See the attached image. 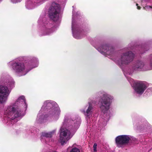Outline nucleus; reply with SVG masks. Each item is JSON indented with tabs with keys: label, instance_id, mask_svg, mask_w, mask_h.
Returning <instances> with one entry per match:
<instances>
[{
	"label": "nucleus",
	"instance_id": "f257e3e1",
	"mask_svg": "<svg viewBox=\"0 0 152 152\" xmlns=\"http://www.w3.org/2000/svg\"><path fill=\"white\" fill-rule=\"evenodd\" d=\"M24 106L23 109L26 110L27 105L26 103L25 97L22 96L19 97L12 106H8L5 108L4 115L5 117L13 120L21 115L22 109L20 107Z\"/></svg>",
	"mask_w": 152,
	"mask_h": 152
},
{
	"label": "nucleus",
	"instance_id": "f03ea898",
	"mask_svg": "<svg viewBox=\"0 0 152 152\" xmlns=\"http://www.w3.org/2000/svg\"><path fill=\"white\" fill-rule=\"evenodd\" d=\"M80 122V119L77 118V119L73 120H70L67 118H65L64 121L63 123V126L60 129L61 137L60 138V142L62 145L66 143V142L70 139L72 137V135L71 134L70 131L66 128H63L64 126L66 123L74 124V128L75 129L77 128L79 126Z\"/></svg>",
	"mask_w": 152,
	"mask_h": 152
},
{
	"label": "nucleus",
	"instance_id": "7ed1b4c3",
	"mask_svg": "<svg viewBox=\"0 0 152 152\" xmlns=\"http://www.w3.org/2000/svg\"><path fill=\"white\" fill-rule=\"evenodd\" d=\"M113 97L106 93H104L101 96L99 100L100 108L103 113L105 112L110 108Z\"/></svg>",
	"mask_w": 152,
	"mask_h": 152
},
{
	"label": "nucleus",
	"instance_id": "20e7f679",
	"mask_svg": "<svg viewBox=\"0 0 152 152\" xmlns=\"http://www.w3.org/2000/svg\"><path fill=\"white\" fill-rule=\"evenodd\" d=\"M134 56V54L131 51L124 53L121 55L119 59L116 62L121 66L130 63L133 60Z\"/></svg>",
	"mask_w": 152,
	"mask_h": 152
},
{
	"label": "nucleus",
	"instance_id": "39448f33",
	"mask_svg": "<svg viewBox=\"0 0 152 152\" xmlns=\"http://www.w3.org/2000/svg\"><path fill=\"white\" fill-rule=\"evenodd\" d=\"M9 64L12 65L13 70L20 75H25L28 72L26 71L23 63L21 61L10 62Z\"/></svg>",
	"mask_w": 152,
	"mask_h": 152
},
{
	"label": "nucleus",
	"instance_id": "423d86ee",
	"mask_svg": "<svg viewBox=\"0 0 152 152\" xmlns=\"http://www.w3.org/2000/svg\"><path fill=\"white\" fill-rule=\"evenodd\" d=\"M60 10L59 4L54 2L52 3L49 11V15L50 19L54 21L57 20L59 18Z\"/></svg>",
	"mask_w": 152,
	"mask_h": 152
},
{
	"label": "nucleus",
	"instance_id": "0eeeda50",
	"mask_svg": "<svg viewBox=\"0 0 152 152\" xmlns=\"http://www.w3.org/2000/svg\"><path fill=\"white\" fill-rule=\"evenodd\" d=\"M14 81L11 78L6 80L4 83L5 85L0 86V94L8 96L10 93V90L6 86V85L8 86V87L12 88L14 86Z\"/></svg>",
	"mask_w": 152,
	"mask_h": 152
},
{
	"label": "nucleus",
	"instance_id": "6e6552de",
	"mask_svg": "<svg viewBox=\"0 0 152 152\" xmlns=\"http://www.w3.org/2000/svg\"><path fill=\"white\" fill-rule=\"evenodd\" d=\"M55 106H53V104L49 101H45L44 104L42 109L45 108V109H50L49 111L50 114L53 115H59L60 113V110L58 106L56 104Z\"/></svg>",
	"mask_w": 152,
	"mask_h": 152
},
{
	"label": "nucleus",
	"instance_id": "1a4fd4ad",
	"mask_svg": "<svg viewBox=\"0 0 152 152\" xmlns=\"http://www.w3.org/2000/svg\"><path fill=\"white\" fill-rule=\"evenodd\" d=\"M130 139V137L128 135H122L117 137L115 141L117 146L119 147L127 144Z\"/></svg>",
	"mask_w": 152,
	"mask_h": 152
},
{
	"label": "nucleus",
	"instance_id": "9d476101",
	"mask_svg": "<svg viewBox=\"0 0 152 152\" xmlns=\"http://www.w3.org/2000/svg\"><path fill=\"white\" fill-rule=\"evenodd\" d=\"M97 50L102 54H106L108 55L112 54L114 52V49L111 46L105 45L99 48Z\"/></svg>",
	"mask_w": 152,
	"mask_h": 152
},
{
	"label": "nucleus",
	"instance_id": "9b49d317",
	"mask_svg": "<svg viewBox=\"0 0 152 152\" xmlns=\"http://www.w3.org/2000/svg\"><path fill=\"white\" fill-rule=\"evenodd\" d=\"M145 85L142 82L137 83H136L134 89L137 94H142L146 88Z\"/></svg>",
	"mask_w": 152,
	"mask_h": 152
},
{
	"label": "nucleus",
	"instance_id": "f8f14e48",
	"mask_svg": "<svg viewBox=\"0 0 152 152\" xmlns=\"http://www.w3.org/2000/svg\"><path fill=\"white\" fill-rule=\"evenodd\" d=\"M86 109V111L84 109L81 110V111L85 115L89 116L91 115L93 110L92 106L90 103L88 102V104L85 107V109Z\"/></svg>",
	"mask_w": 152,
	"mask_h": 152
},
{
	"label": "nucleus",
	"instance_id": "ddd939ff",
	"mask_svg": "<svg viewBox=\"0 0 152 152\" xmlns=\"http://www.w3.org/2000/svg\"><path fill=\"white\" fill-rule=\"evenodd\" d=\"M74 23L72 22V30L73 37L75 38L79 39L82 38L83 36H85L86 35V33H85L84 31H81L80 32H75L74 30Z\"/></svg>",
	"mask_w": 152,
	"mask_h": 152
},
{
	"label": "nucleus",
	"instance_id": "4468645a",
	"mask_svg": "<svg viewBox=\"0 0 152 152\" xmlns=\"http://www.w3.org/2000/svg\"><path fill=\"white\" fill-rule=\"evenodd\" d=\"M144 66V62L142 61H137L133 67L135 71L141 70Z\"/></svg>",
	"mask_w": 152,
	"mask_h": 152
},
{
	"label": "nucleus",
	"instance_id": "2eb2a0df",
	"mask_svg": "<svg viewBox=\"0 0 152 152\" xmlns=\"http://www.w3.org/2000/svg\"><path fill=\"white\" fill-rule=\"evenodd\" d=\"M8 96L0 94V104H4L7 100Z\"/></svg>",
	"mask_w": 152,
	"mask_h": 152
},
{
	"label": "nucleus",
	"instance_id": "dca6fc26",
	"mask_svg": "<svg viewBox=\"0 0 152 152\" xmlns=\"http://www.w3.org/2000/svg\"><path fill=\"white\" fill-rule=\"evenodd\" d=\"M55 131L49 133L43 132L42 133V136L47 137H50L52 136V134L55 132Z\"/></svg>",
	"mask_w": 152,
	"mask_h": 152
},
{
	"label": "nucleus",
	"instance_id": "f3484780",
	"mask_svg": "<svg viewBox=\"0 0 152 152\" xmlns=\"http://www.w3.org/2000/svg\"><path fill=\"white\" fill-rule=\"evenodd\" d=\"M26 7L28 9H32L34 7L32 2L31 1H29L27 2Z\"/></svg>",
	"mask_w": 152,
	"mask_h": 152
},
{
	"label": "nucleus",
	"instance_id": "a211bd4d",
	"mask_svg": "<svg viewBox=\"0 0 152 152\" xmlns=\"http://www.w3.org/2000/svg\"><path fill=\"white\" fill-rule=\"evenodd\" d=\"M70 152H80L79 149L78 148H73Z\"/></svg>",
	"mask_w": 152,
	"mask_h": 152
},
{
	"label": "nucleus",
	"instance_id": "6ab92c4d",
	"mask_svg": "<svg viewBox=\"0 0 152 152\" xmlns=\"http://www.w3.org/2000/svg\"><path fill=\"white\" fill-rule=\"evenodd\" d=\"M46 31L47 33L44 34V35H48L50 34V33L52 32V31H51V30L50 29H47L46 30Z\"/></svg>",
	"mask_w": 152,
	"mask_h": 152
},
{
	"label": "nucleus",
	"instance_id": "aec40b11",
	"mask_svg": "<svg viewBox=\"0 0 152 152\" xmlns=\"http://www.w3.org/2000/svg\"><path fill=\"white\" fill-rule=\"evenodd\" d=\"M150 65L152 69V54L150 56Z\"/></svg>",
	"mask_w": 152,
	"mask_h": 152
},
{
	"label": "nucleus",
	"instance_id": "412c9836",
	"mask_svg": "<svg viewBox=\"0 0 152 152\" xmlns=\"http://www.w3.org/2000/svg\"><path fill=\"white\" fill-rule=\"evenodd\" d=\"M40 113H39L38 115L37 118H38L39 117V118L40 119H44L46 118L45 116H44L43 115L41 116V117H40Z\"/></svg>",
	"mask_w": 152,
	"mask_h": 152
},
{
	"label": "nucleus",
	"instance_id": "4be33fe9",
	"mask_svg": "<svg viewBox=\"0 0 152 152\" xmlns=\"http://www.w3.org/2000/svg\"><path fill=\"white\" fill-rule=\"evenodd\" d=\"M11 1L14 3H16L19 2L20 1V0H11Z\"/></svg>",
	"mask_w": 152,
	"mask_h": 152
},
{
	"label": "nucleus",
	"instance_id": "5701e85b",
	"mask_svg": "<svg viewBox=\"0 0 152 152\" xmlns=\"http://www.w3.org/2000/svg\"><path fill=\"white\" fill-rule=\"evenodd\" d=\"M97 145L96 143H94L93 145L94 148H96Z\"/></svg>",
	"mask_w": 152,
	"mask_h": 152
},
{
	"label": "nucleus",
	"instance_id": "b1692460",
	"mask_svg": "<svg viewBox=\"0 0 152 152\" xmlns=\"http://www.w3.org/2000/svg\"><path fill=\"white\" fill-rule=\"evenodd\" d=\"M136 6H137V9L138 10H140V6H138V4H136Z\"/></svg>",
	"mask_w": 152,
	"mask_h": 152
},
{
	"label": "nucleus",
	"instance_id": "393cba45",
	"mask_svg": "<svg viewBox=\"0 0 152 152\" xmlns=\"http://www.w3.org/2000/svg\"><path fill=\"white\" fill-rule=\"evenodd\" d=\"M96 148H94V151H96Z\"/></svg>",
	"mask_w": 152,
	"mask_h": 152
},
{
	"label": "nucleus",
	"instance_id": "a878e982",
	"mask_svg": "<svg viewBox=\"0 0 152 152\" xmlns=\"http://www.w3.org/2000/svg\"><path fill=\"white\" fill-rule=\"evenodd\" d=\"M148 7H150V8H151V7H150V6H147L146 7V8H147Z\"/></svg>",
	"mask_w": 152,
	"mask_h": 152
}]
</instances>
